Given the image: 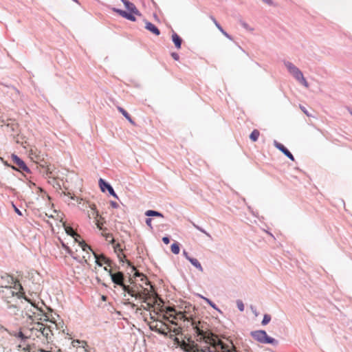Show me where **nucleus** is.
<instances>
[{
    "instance_id": "obj_26",
    "label": "nucleus",
    "mask_w": 352,
    "mask_h": 352,
    "mask_svg": "<svg viewBox=\"0 0 352 352\" xmlns=\"http://www.w3.org/2000/svg\"><path fill=\"white\" fill-rule=\"evenodd\" d=\"M260 136V132L257 129H254L252 131L251 134L250 135V138L252 142H256L258 140Z\"/></svg>"
},
{
    "instance_id": "obj_53",
    "label": "nucleus",
    "mask_w": 352,
    "mask_h": 352,
    "mask_svg": "<svg viewBox=\"0 0 352 352\" xmlns=\"http://www.w3.org/2000/svg\"><path fill=\"white\" fill-rule=\"evenodd\" d=\"M210 305H212V307H214V305H212V302H210Z\"/></svg>"
},
{
    "instance_id": "obj_8",
    "label": "nucleus",
    "mask_w": 352,
    "mask_h": 352,
    "mask_svg": "<svg viewBox=\"0 0 352 352\" xmlns=\"http://www.w3.org/2000/svg\"><path fill=\"white\" fill-rule=\"evenodd\" d=\"M109 274L111 278L112 281L122 287L123 290L127 292L128 289L130 288V286L126 285L124 284V274L122 272H118L116 273H112L111 270H109Z\"/></svg>"
},
{
    "instance_id": "obj_32",
    "label": "nucleus",
    "mask_w": 352,
    "mask_h": 352,
    "mask_svg": "<svg viewBox=\"0 0 352 352\" xmlns=\"http://www.w3.org/2000/svg\"><path fill=\"white\" fill-rule=\"evenodd\" d=\"M41 167L44 168V172L46 173V175L50 176L52 175V168L50 165H41Z\"/></svg>"
},
{
    "instance_id": "obj_27",
    "label": "nucleus",
    "mask_w": 352,
    "mask_h": 352,
    "mask_svg": "<svg viewBox=\"0 0 352 352\" xmlns=\"http://www.w3.org/2000/svg\"><path fill=\"white\" fill-rule=\"evenodd\" d=\"M212 21L214 22V23L215 24L216 27L220 30V32L224 35L226 36L227 38H230V36L228 34L227 32H226L223 28H221V26L219 24V23L216 21V19L213 17H211Z\"/></svg>"
},
{
    "instance_id": "obj_1",
    "label": "nucleus",
    "mask_w": 352,
    "mask_h": 352,
    "mask_svg": "<svg viewBox=\"0 0 352 352\" xmlns=\"http://www.w3.org/2000/svg\"><path fill=\"white\" fill-rule=\"evenodd\" d=\"M191 325L199 338L204 340L205 345L199 346L194 342L186 343L183 342L181 346L186 352H237L231 343V346L224 344L215 335L212 333L206 322L198 321L197 323L192 320Z\"/></svg>"
},
{
    "instance_id": "obj_12",
    "label": "nucleus",
    "mask_w": 352,
    "mask_h": 352,
    "mask_svg": "<svg viewBox=\"0 0 352 352\" xmlns=\"http://www.w3.org/2000/svg\"><path fill=\"white\" fill-rule=\"evenodd\" d=\"M99 185H100V187L102 191L104 192L105 190V188H107V190L109 191V192L112 196H113L116 198H118V196L116 194V192H114V190L113 189V188L109 184L105 182L102 179H100Z\"/></svg>"
},
{
    "instance_id": "obj_40",
    "label": "nucleus",
    "mask_w": 352,
    "mask_h": 352,
    "mask_svg": "<svg viewBox=\"0 0 352 352\" xmlns=\"http://www.w3.org/2000/svg\"><path fill=\"white\" fill-rule=\"evenodd\" d=\"M113 10L115 12H116V13L119 14L120 16H121L122 12V11H123V10H122L117 9V8H113Z\"/></svg>"
},
{
    "instance_id": "obj_37",
    "label": "nucleus",
    "mask_w": 352,
    "mask_h": 352,
    "mask_svg": "<svg viewBox=\"0 0 352 352\" xmlns=\"http://www.w3.org/2000/svg\"><path fill=\"white\" fill-rule=\"evenodd\" d=\"M62 245L63 247L67 251V252L71 255V256H73V253L72 252V250L69 249V248L68 246H67L66 245H65L63 243H62Z\"/></svg>"
},
{
    "instance_id": "obj_51",
    "label": "nucleus",
    "mask_w": 352,
    "mask_h": 352,
    "mask_svg": "<svg viewBox=\"0 0 352 352\" xmlns=\"http://www.w3.org/2000/svg\"><path fill=\"white\" fill-rule=\"evenodd\" d=\"M210 305H212V307H214V305H212V302H210Z\"/></svg>"
},
{
    "instance_id": "obj_33",
    "label": "nucleus",
    "mask_w": 352,
    "mask_h": 352,
    "mask_svg": "<svg viewBox=\"0 0 352 352\" xmlns=\"http://www.w3.org/2000/svg\"><path fill=\"white\" fill-rule=\"evenodd\" d=\"M270 320H271V316L268 314H265L263 319L261 322V324L263 325H266L270 322Z\"/></svg>"
},
{
    "instance_id": "obj_35",
    "label": "nucleus",
    "mask_w": 352,
    "mask_h": 352,
    "mask_svg": "<svg viewBox=\"0 0 352 352\" xmlns=\"http://www.w3.org/2000/svg\"><path fill=\"white\" fill-rule=\"evenodd\" d=\"M194 226L197 229L199 230V231H201V232L204 233L205 234H206L208 236L210 237V234H208L206 231H205L204 229H202L201 228H200L199 226H197V225H195L194 224Z\"/></svg>"
},
{
    "instance_id": "obj_7",
    "label": "nucleus",
    "mask_w": 352,
    "mask_h": 352,
    "mask_svg": "<svg viewBox=\"0 0 352 352\" xmlns=\"http://www.w3.org/2000/svg\"><path fill=\"white\" fill-rule=\"evenodd\" d=\"M149 326L152 330L156 331L161 334L167 335L171 331L169 326L160 320H154L150 322Z\"/></svg>"
},
{
    "instance_id": "obj_20",
    "label": "nucleus",
    "mask_w": 352,
    "mask_h": 352,
    "mask_svg": "<svg viewBox=\"0 0 352 352\" xmlns=\"http://www.w3.org/2000/svg\"><path fill=\"white\" fill-rule=\"evenodd\" d=\"M63 225L65 228V230L66 233L74 237L76 241H78V238H80V235H78L76 232H74V230L72 229V228L66 226L65 223H63Z\"/></svg>"
},
{
    "instance_id": "obj_21",
    "label": "nucleus",
    "mask_w": 352,
    "mask_h": 352,
    "mask_svg": "<svg viewBox=\"0 0 352 352\" xmlns=\"http://www.w3.org/2000/svg\"><path fill=\"white\" fill-rule=\"evenodd\" d=\"M172 40L175 45V47L177 48V49H179L181 48V45H182V38H180V36L176 34V33H173V35H172Z\"/></svg>"
},
{
    "instance_id": "obj_45",
    "label": "nucleus",
    "mask_w": 352,
    "mask_h": 352,
    "mask_svg": "<svg viewBox=\"0 0 352 352\" xmlns=\"http://www.w3.org/2000/svg\"><path fill=\"white\" fill-rule=\"evenodd\" d=\"M264 3L268 4V5H272V0H262Z\"/></svg>"
},
{
    "instance_id": "obj_16",
    "label": "nucleus",
    "mask_w": 352,
    "mask_h": 352,
    "mask_svg": "<svg viewBox=\"0 0 352 352\" xmlns=\"http://www.w3.org/2000/svg\"><path fill=\"white\" fill-rule=\"evenodd\" d=\"M88 208H89V210H87V213L89 219H97L99 217V214L96 210V206L95 204H89Z\"/></svg>"
},
{
    "instance_id": "obj_5",
    "label": "nucleus",
    "mask_w": 352,
    "mask_h": 352,
    "mask_svg": "<svg viewBox=\"0 0 352 352\" xmlns=\"http://www.w3.org/2000/svg\"><path fill=\"white\" fill-rule=\"evenodd\" d=\"M286 67L287 68L289 73L298 81L300 82L302 85H304L305 87H309V84L306 79L304 78V76L301 71L296 67L294 65H293L292 63L287 62L285 63Z\"/></svg>"
},
{
    "instance_id": "obj_46",
    "label": "nucleus",
    "mask_w": 352,
    "mask_h": 352,
    "mask_svg": "<svg viewBox=\"0 0 352 352\" xmlns=\"http://www.w3.org/2000/svg\"><path fill=\"white\" fill-rule=\"evenodd\" d=\"M111 205L113 208H117L118 206V204L116 202L111 201Z\"/></svg>"
},
{
    "instance_id": "obj_15",
    "label": "nucleus",
    "mask_w": 352,
    "mask_h": 352,
    "mask_svg": "<svg viewBox=\"0 0 352 352\" xmlns=\"http://www.w3.org/2000/svg\"><path fill=\"white\" fill-rule=\"evenodd\" d=\"M275 146L280 150L282 153H283L287 157H289L292 161H294V157L293 155L288 151V149L285 147L284 145H283L280 143L275 142L274 143Z\"/></svg>"
},
{
    "instance_id": "obj_48",
    "label": "nucleus",
    "mask_w": 352,
    "mask_h": 352,
    "mask_svg": "<svg viewBox=\"0 0 352 352\" xmlns=\"http://www.w3.org/2000/svg\"><path fill=\"white\" fill-rule=\"evenodd\" d=\"M37 352H52V351H45L44 349H38L37 351Z\"/></svg>"
},
{
    "instance_id": "obj_10",
    "label": "nucleus",
    "mask_w": 352,
    "mask_h": 352,
    "mask_svg": "<svg viewBox=\"0 0 352 352\" xmlns=\"http://www.w3.org/2000/svg\"><path fill=\"white\" fill-rule=\"evenodd\" d=\"M113 249H114V252L117 254V256L120 262H126L128 264V265H130L132 267L133 270H135V267L131 265V263L129 260L126 259V256L123 253V250L121 248V245L120 243L116 244L113 246Z\"/></svg>"
},
{
    "instance_id": "obj_24",
    "label": "nucleus",
    "mask_w": 352,
    "mask_h": 352,
    "mask_svg": "<svg viewBox=\"0 0 352 352\" xmlns=\"http://www.w3.org/2000/svg\"><path fill=\"white\" fill-rule=\"evenodd\" d=\"M145 215L147 217H161V218L164 217V215L162 213L155 211V210H148L146 211Z\"/></svg>"
},
{
    "instance_id": "obj_3",
    "label": "nucleus",
    "mask_w": 352,
    "mask_h": 352,
    "mask_svg": "<svg viewBox=\"0 0 352 352\" xmlns=\"http://www.w3.org/2000/svg\"><path fill=\"white\" fill-rule=\"evenodd\" d=\"M21 283L12 285H0V294L8 308H19L23 300H28Z\"/></svg>"
},
{
    "instance_id": "obj_13",
    "label": "nucleus",
    "mask_w": 352,
    "mask_h": 352,
    "mask_svg": "<svg viewBox=\"0 0 352 352\" xmlns=\"http://www.w3.org/2000/svg\"><path fill=\"white\" fill-rule=\"evenodd\" d=\"M2 284L1 285H12L14 286L16 283H20L19 280H15L12 276L5 275L1 276Z\"/></svg>"
},
{
    "instance_id": "obj_41",
    "label": "nucleus",
    "mask_w": 352,
    "mask_h": 352,
    "mask_svg": "<svg viewBox=\"0 0 352 352\" xmlns=\"http://www.w3.org/2000/svg\"><path fill=\"white\" fill-rule=\"evenodd\" d=\"M242 25H243L245 29H247V30H253V29H252V28H249V26H248V25L247 23H242Z\"/></svg>"
},
{
    "instance_id": "obj_52",
    "label": "nucleus",
    "mask_w": 352,
    "mask_h": 352,
    "mask_svg": "<svg viewBox=\"0 0 352 352\" xmlns=\"http://www.w3.org/2000/svg\"><path fill=\"white\" fill-rule=\"evenodd\" d=\"M210 305H212V307H214V305H212V302H210Z\"/></svg>"
},
{
    "instance_id": "obj_22",
    "label": "nucleus",
    "mask_w": 352,
    "mask_h": 352,
    "mask_svg": "<svg viewBox=\"0 0 352 352\" xmlns=\"http://www.w3.org/2000/svg\"><path fill=\"white\" fill-rule=\"evenodd\" d=\"M188 261L195 267H196L199 272H203L204 269L201 265V263L199 262V261L197 258H188Z\"/></svg>"
},
{
    "instance_id": "obj_50",
    "label": "nucleus",
    "mask_w": 352,
    "mask_h": 352,
    "mask_svg": "<svg viewBox=\"0 0 352 352\" xmlns=\"http://www.w3.org/2000/svg\"><path fill=\"white\" fill-rule=\"evenodd\" d=\"M0 330L4 331H7L6 329L3 328V327H0Z\"/></svg>"
},
{
    "instance_id": "obj_23",
    "label": "nucleus",
    "mask_w": 352,
    "mask_h": 352,
    "mask_svg": "<svg viewBox=\"0 0 352 352\" xmlns=\"http://www.w3.org/2000/svg\"><path fill=\"white\" fill-rule=\"evenodd\" d=\"M118 110L126 118V119H127V120H129L130 123H131L132 124H135L134 121L132 120L131 117L126 110H124L121 107H118Z\"/></svg>"
},
{
    "instance_id": "obj_17",
    "label": "nucleus",
    "mask_w": 352,
    "mask_h": 352,
    "mask_svg": "<svg viewBox=\"0 0 352 352\" xmlns=\"http://www.w3.org/2000/svg\"><path fill=\"white\" fill-rule=\"evenodd\" d=\"M9 352H30V350L27 346H21L19 344H12Z\"/></svg>"
},
{
    "instance_id": "obj_11",
    "label": "nucleus",
    "mask_w": 352,
    "mask_h": 352,
    "mask_svg": "<svg viewBox=\"0 0 352 352\" xmlns=\"http://www.w3.org/2000/svg\"><path fill=\"white\" fill-rule=\"evenodd\" d=\"M11 158L12 162L17 166H19V168L26 172L29 171V169L25 165V162L22 160H21L17 155H16L15 154H12Z\"/></svg>"
},
{
    "instance_id": "obj_43",
    "label": "nucleus",
    "mask_w": 352,
    "mask_h": 352,
    "mask_svg": "<svg viewBox=\"0 0 352 352\" xmlns=\"http://www.w3.org/2000/svg\"><path fill=\"white\" fill-rule=\"evenodd\" d=\"M173 331L177 335L179 334L180 332V328H175Z\"/></svg>"
},
{
    "instance_id": "obj_28",
    "label": "nucleus",
    "mask_w": 352,
    "mask_h": 352,
    "mask_svg": "<svg viewBox=\"0 0 352 352\" xmlns=\"http://www.w3.org/2000/svg\"><path fill=\"white\" fill-rule=\"evenodd\" d=\"M96 221V225L97 228H98L100 230H103L102 226L104 223V219L99 215V217L97 219H94Z\"/></svg>"
},
{
    "instance_id": "obj_42",
    "label": "nucleus",
    "mask_w": 352,
    "mask_h": 352,
    "mask_svg": "<svg viewBox=\"0 0 352 352\" xmlns=\"http://www.w3.org/2000/svg\"><path fill=\"white\" fill-rule=\"evenodd\" d=\"M141 287H144L142 285H135L133 287H130V288H137L139 291L141 289Z\"/></svg>"
},
{
    "instance_id": "obj_49",
    "label": "nucleus",
    "mask_w": 352,
    "mask_h": 352,
    "mask_svg": "<svg viewBox=\"0 0 352 352\" xmlns=\"http://www.w3.org/2000/svg\"><path fill=\"white\" fill-rule=\"evenodd\" d=\"M135 276H142V274H140L138 272H135Z\"/></svg>"
},
{
    "instance_id": "obj_36",
    "label": "nucleus",
    "mask_w": 352,
    "mask_h": 352,
    "mask_svg": "<svg viewBox=\"0 0 352 352\" xmlns=\"http://www.w3.org/2000/svg\"><path fill=\"white\" fill-rule=\"evenodd\" d=\"M146 225L151 228V229H153V226H152V219H150V218H148L146 219Z\"/></svg>"
},
{
    "instance_id": "obj_9",
    "label": "nucleus",
    "mask_w": 352,
    "mask_h": 352,
    "mask_svg": "<svg viewBox=\"0 0 352 352\" xmlns=\"http://www.w3.org/2000/svg\"><path fill=\"white\" fill-rule=\"evenodd\" d=\"M166 314L168 316V318H172L173 320H171V322L173 324H177V322L174 321V320H183L185 321L187 320V317L186 314L183 312L179 311L177 312L176 310L173 307H168L166 309Z\"/></svg>"
},
{
    "instance_id": "obj_14",
    "label": "nucleus",
    "mask_w": 352,
    "mask_h": 352,
    "mask_svg": "<svg viewBox=\"0 0 352 352\" xmlns=\"http://www.w3.org/2000/svg\"><path fill=\"white\" fill-rule=\"evenodd\" d=\"M93 254L94 255L96 262L98 265L102 266L103 264H107L108 266L111 265V261L104 255L102 254L98 256L94 252H93Z\"/></svg>"
},
{
    "instance_id": "obj_44",
    "label": "nucleus",
    "mask_w": 352,
    "mask_h": 352,
    "mask_svg": "<svg viewBox=\"0 0 352 352\" xmlns=\"http://www.w3.org/2000/svg\"><path fill=\"white\" fill-rule=\"evenodd\" d=\"M184 256L186 257V258L188 261V258H192V257H190L188 254L186 252V251H184Z\"/></svg>"
},
{
    "instance_id": "obj_2",
    "label": "nucleus",
    "mask_w": 352,
    "mask_h": 352,
    "mask_svg": "<svg viewBox=\"0 0 352 352\" xmlns=\"http://www.w3.org/2000/svg\"><path fill=\"white\" fill-rule=\"evenodd\" d=\"M57 330L56 323L52 320H46L45 322L32 323L28 327L21 330L16 336L21 339L29 338L34 340L38 338L42 341L49 342Z\"/></svg>"
},
{
    "instance_id": "obj_39",
    "label": "nucleus",
    "mask_w": 352,
    "mask_h": 352,
    "mask_svg": "<svg viewBox=\"0 0 352 352\" xmlns=\"http://www.w3.org/2000/svg\"><path fill=\"white\" fill-rule=\"evenodd\" d=\"M162 241L165 243V244H168L169 242H170V239L167 236H164L162 238Z\"/></svg>"
},
{
    "instance_id": "obj_6",
    "label": "nucleus",
    "mask_w": 352,
    "mask_h": 352,
    "mask_svg": "<svg viewBox=\"0 0 352 352\" xmlns=\"http://www.w3.org/2000/svg\"><path fill=\"white\" fill-rule=\"evenodd\" d=\"M252 337L257 342L262 344H274L276 343L275 339L267 336L264 330H257L251 332Z\"/></svg>"
},
{
    "instance_id": "obj_4",
    "label": "nucleus",
    "mask_w": 352,
    "mask_h": 352,
    "mask_svg": "<svg viewBox=\"0 0 352 352\" xmlns=\"http://www.w3.org/2000/svg\"><path fill=\"white\" fill-rule=\"evenodd\" d=\"M142 276L141 280L144 281L146 287H141L140 291L137 288H129L127 289V293L132 297H135V299L146 302L147 305L150 307L156 302V294L153 289V286L147 281L146 278Z\"/></svg>"
},
{
    "instance_id": "obj_29",
    "label": "nucleus",
    "mask_w": 352,
    "mask_h": 352,
    "mask_svg": "<svg viewBox=\"0 0 352 352\" xmlns=\"http://www.w3.org/2000/svg\"><path fill=\"white\" fill-rule=\"evenodd\" d=\"M105 231H106V229L103 230L102 234L105 237L106 240L110 239V243L111 244H113L114 242H115V240H114V239L113 237L112 234L107 233Z\"/></svg>"
},
{
    "instance_id": "obj_47",
    "label": "nucleus",
    "mask_w": 352,
    "mask_h": 352,
    "mask_svg": "<svg viewBox=\"0 0 352 352\" xmlns=\"http://www.w3.org/2000/svg\"><path fill=\"white\" fill-rule=\"evenodd\" d=\"M14 210L18 214L22 215L21 212L17 208L14 207Z\"/></svg>"
},
{
    "instance_id": "obj_19",
    "label": "nucleus",
    "mask_w": 352,
    "mask_h": 352,
    "mask_svg": "<svg viewBox=\"0 0 352 352\" xmlns=\"http://www.w3.org/2000/svg\"><path fill=\"white\" fill-rule=\"evenodd\" d=\"M145 28L156 36H158L160 34L159 29L151 22L146 23Z\"/></svg>"
},
{
    "instance_id": "obj_30",
    "label": "nucleus",
    "mask_w": 352,
    "mask_h": 352,
    "mask_svg": "<svg viewBox=\"0 0 352 352\" xmlns=\"http://www.w3.org/2000/svg\"><path fill=\"white\" fill-rule=\"evenodd\" d=\"M79 245L82 248V251L88 252L89 251H91V247L85 243L84 241H79Z\"/></svg>"
},
{
    "instance_id": "obj_34",
    "label": "nucleus",
    "mask_w": 352,
    "mask_h": 352,
    "mask_svg": "<svg viewBox=\"0 0 352 352\" xmlns=\"http://www.w3.org/2000/svg\"><path fill=\"white\" fill-rule=\"evenodd\" d=\"M237 307L241 311H243L244 310V305L241 300H238L236 302Z\"/></svg>"
},
{
    "instance_id": "obj_38",
    "label": "nucleus",
    "mask_w": 352,
    "mask_h": 352,
    "mask_svg": "<svg viewBox=\"0 0 352 352\" xmlns=\"http://www.w3.org/2000/svg\"><path fill=\"white\" fill-rule=\"evenodd\" d=\"M171 56L175 60H178L179 58V54L176 52H173L171 54Z\"/></svg>"
},
{
    "instance_id": "obj_25",
    "label": "nucleus",
    "mask_w": 352,
    "mask_h": 352,
    "mask_svg": "<svg viewBox=\"0 0 352 352\" xmlns=\"http://www.w3.org/2000/svg\"><path fill=\"white\" fill-rule=\"evenodd\" d=\"M121 16L124 18H126L128 20H130L131 21H135V14H133V13L131 12H126V11H122V14Z\"/></svg>"
},
{
    "instance_id": "obj_18",
    "label": "nucleus",
    "mask_w": 352,
    "mask_h": 352,
    "mask_svg": "<svg viewBox=\"0 0 352 352\" xmlns=\"http://www.w3.org/2000/svg\"><path fill=\"white\" fill-rule=\"evenodd\" d=\"M122 1L124 3L126 8L129 11V12H131L133 14H139V12L133 3L127 0H122Z\"/></svg>"
},
{
    "instance_id": "obj_31",
    "label": "nucleus",
    "mask_w": 352,
    "mask_h": 352,
    "mask_svg": "<svg viewBox=\"0 0 352 352\" xmlns=\"http://www.w3.org/2000/svg\"><path fill=\"white\" fill-rule=\"evenodd\" d=\"M171 252L175 254H178L179 253V246L177 243H174L170 246Z\"/></svg>"
}]
</instances>
